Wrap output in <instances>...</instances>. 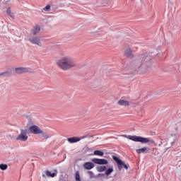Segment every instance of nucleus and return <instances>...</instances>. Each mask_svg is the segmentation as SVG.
<instances>
[{
	"mask_svg": "<svg viewBox=\"0 0 181 181\" xmlns=\"http://www.w3.org/2000/svg\"><path fill=\"white\" fill-rule=\"evenodd\" d=\"M134 71L142 74L143 73H146L147 69H149L152 66V57L149 55V53L145 52L139 56L137 61L134 63Z\"/></svg>",
	"mask_w": 181,
	"mask_h": 181,
	"instance_id": "nucleus-1",
	"label": "nucleus"
},
{
	"mask_svg": "<svg viewBox=\"0 0 181 181\" xmlns=\"http://www.w3.org/2000/svg\"><path fill=\"white\" fill-rule=\"evenodd\" d=\"M57 66L64 71H67L73 67H76V64L73 58L70 57H64L57 62Z\"/></svg>",
	"mask_w": 181,
	"mask_h": 181,
	"instance_id": "nucleus-2",
	"label": "nucleus"
},
{
	"mask_svg": "<svg viewBox=\"0 0 181 181\" xmlns=\"http://www.w3.org/2000/svg\"><path fill=\"white\" fill-rule=\"evenodd\" d=\"M112 158L113 160H115V162H116V163L117 164L118 170L119 172H121V170H122L124 168V169H126V170H128V169H129V165L125 163L124 161H122V160H121L119 157L117 156H112Z\"/></svg>",
	"mask_w": 181,
	"mask_h": 181,
	"instance_id": "nucleus-3",
	"label": "nucleus"
},
{
	"mask_svg": "<svg viewBox=\"0 0 181 181\" xmlns=\"http://www.w3.org/2000/svg\"><path fill=\"white\" fill-rule=\"evenodd\" d=\"M29 134V132L28 131V129H21L20 134L16 138V141H21V142H26L28 139H29V136L28 134Z\"/></svg>",
	"mask_w": 181,
	"mask_h": 181,
	"instance_id": "nucleus-4",
	"label": "nucleus"
},
{
	"mask_svg": "<svg viewBox=\"0 0 181 181\" xmlns=\"http://www.w3.org/2000/svg\"><path fill=\"white\" fill-rule=\"evenodd\" d=\"M28 40H29L30 43H32V45H37V46H40L42 44L40 38L36 35H29L28 36Z\"/></svg>",
	"mask_w": 181,
	"mask_h": 181,
	"instance_id": "nucleus-5",
	"label": "nucleus"
},
{
	"mask_svg": "<svg viewBox=\"0 0 181 181\" xmlns=\"http://www.w3.org/2000/svg\"><path fill=\"white\" fill-rule=\"evenodd\" d=\"M128 139L130 141H133L134 142H141L144 144V142H146V137H142L141 136H135V135H129L127 136Z\"/></svg>",
	"mask_w": 181,
	"mask_h": 181,
	"instance_id": "nucleus-6",
	"label": "nucleus"
},
{
	"mask_svg": "<svg viewBox=\"0 0 181 181\" xmlns=\"http://www.w3.org/2000/svg\"><path fill=\"white\" fill-rule=\"evenodd\" d=\"M11 70H13V76H15V74H23V73H28L29 71V69L25 67L11 68Z\"/></svg>",
	"mask_w": 181,
	"mask_h": 181,
	"instance_id": "nucleus-7",
	"label": "nucleus"
},
{
	"mask_svg": "<svg viewBox=\"0 0 181 181\" xmlns=\"http://www.w3.org/2000/svg\"><path fill=\"white\" fill-rule=\"evenodd\" d=\"M42 129L37 125H32L29 127V131L30 134H33L34 135H39L40 134V131Z\"/></svg>",
	"mask_w": 181,
	"mask_h": 181,
	"instance_id": "nucleus-8",
	"label": "nucleus"
},
{
	"mask_svg": "<svg viewBox=\"0 0 181 181\" xmlns=\"http://www.w3.org/2000/svg\"><path fill=\"white\" fill-rule=\"evenodd\" d=\"M92 162L95 163V165H107L108 163V160L105 158H93Z\"/></svg>",
	"mask_w": 181,
	"mask_h": 181,
	"instance_id": "nucleus-9",
	"label": "nucleus"
},
{
	"mask_svg": "<svg viewBox=\"0 0 181 181\" xmlns=\"http://www.w3.org/2000/svg\"><path fill=\"white\" fill-rule=\"evenodd\" d=\"M84 138H87V136H83L81 137H70L66 139L69 144H76V142H80L81 139H84Z\"/></svg>",
	"mask_w": 181,
	"mask_h": 181,
	"instance_id": "nucleus-10",
	"label": "nucleus"
},
{
	"mask_svg": "<svg viewBox=\"0 0 181 181\" xmlns=\"http://www.w3.org/2000/svg\"><path fill=\"white\" fill-rule=\"evenodd\" d=\"M95 166V165L92 162H86L83 164V169H86V170H91Z\"/></svg>",
	"mask_w": 181,
	"mask_h": 181,
	"instance_id": "nucleus-11",
	"label": "nucleus"
},
{
	"mask_svg": "<svg viewBox=\"0 0 181 181\" xmlns=\"http://www.w3.org/2000/svg\"><path fill=\"white\" fill-rule=\"evenodd\" d=\"M149 151H151V148L148 147H143L141 148H138L136 150V153L141 154V153H149Z\"/></svg>",
	"mask_w": 181,
	"mask_h": 181,
	"instance_id": "nucleus-12",
	"label": "nucleus"
},
{
	"mask_svg": "<svg viewBox=\"0 0 181 181\" xmlns=\"http://www.w3.org/2000/svg\"><path fill=\"white\" fill-rule=\"evenodd\" d=\"M1 76H3V77H11V76H13V69L11 68L4 72H2Z\"/></svg>",
	"mask_w": 181,
	"mask_h": 181,
	"instance_id": "nucleus-13",
	"label": "nucleus"
},
{
	"mask_svg": "<svg viewBox=\"0 0 181 181\" xmlns=\"http://www.w3.org/2000/svg\"><path fill=\"white\" fill-rule=\"evenodd\" d=\"M30 32L33 36H36V34L40 32V25H35L33 29L31 30Z\"/></svg>",
	"mask_w": 181,
	"mask_h": 181,
	"instance_id": "nucleus-14",
	"label": "nucleus"
},
{
	"mask_svg": "<svg viewBox=\"0 0 181 181\" xmlns=\"http://www.w3.org/2000/svg\"><path fill=\"white\" fill-rule=\"evenodd\" d=\"M117 104L123 107H128V105H129V101L121 99L117 102Z\"/></svg>",
	"mask_w": 181,
	"mask_h": 181,
	"instance_id": "nucleus-15",
	"label": "nucleus"
},
{
	"mask_svg": "<svg viewBox=\"0 0 181 181\" xmlns=\"http://www.w3.org/2000/svg\"><path fill=\"white\" fill-rule=\"evenodd\" d=\"M124 56L127 57H129L130 59H132L134 57V54H132V50L131 49H127L124 51Z\"/></svg>",
	"mask_w": 181,
	"mask_h": 181,
	"instance_id": "nucleus-16",
	"label": "nucleus"
},
{
	"mask_svg": "<svg viewBox=\"0 0 181 181\" xmlns=\"http://www.w3.org/2000/svg\"><path fill=\"white\" fill-rule=\"evenodd\" d=\"M40 134L41 138H44L45 139H49V138H50V136H52L47 132H45L43 130L40 131Z\"/></svg>",
	"mask_w": 181,
	"mask_h": 181,
	"instance_id": "nucleus-17",
	"label": "nucleus"
},
{
	"mask_svg": "<svg viewBox=\"0 0 181 181\" xmlns=\"http://www.w3.org/2000/svg\"><path fill=\"white\" fill-rule=\"evenodd\" d=\"M45 175L48 177H54L55 176H57V173H52L49 170H47L45 172Z\"/></svg>",
	"mask_w": 181,
	"mask_h": 181,
	"instance_id": "nucleus-18",
	"label": "nucleus"
},
{
	"mask_svg": "<svg viewBox=\"0 0 181 181\" xmlns=\"http://www.w3.org/2000/svg\"><path fill=\"white\" fill-rule=\"evenodd\" d=\"M112 172H114V167L111 166L110 168L106 169L105 175H106V176H110Z\"/></svg>",
	"mask_w": 181,
	"mask_h": 181,
	"instance_id": "nucleus-19",
	"label": "nucleus"
},
{
	"mask_svg": "<svg viewBox=\"0 0 181 181\" xmlns=\"http://www.w3.org/2000/svg\"><path fill=\"white\" fill-rule=\"evenodd\" d=\"M87 175H89V179H97V175H95L93 171L88 170L86 172Z\"/></svg>",
	"mask_w": 181,
	"mask_h": 181,
	"instance_id": "nucleus-20",
	"label": "nucleus"
},
{
	"mask_svg": "<svg viewBox=\"0 0 181 181\" xmlns=\"http://www.w3.org/2000/svg\"><path fill=\"white\" fill-rule=\"evenodd\" d=\"M96 170H98L100 173L105 172V170H107V166H105V165L98 166L96 168Z\"/></svg>",
	"mask_w": 181,
	"mask_h": 181,
	"instance_id": "nucleus-21",
	"label": "nucleus"
},
{
	"mask_svg": "<svg viewBox=\"0 0 181 181\" xmlns=\"http://www.w3.org/2000/svg\"><path fill=\"white\" fill-rule=\"evenodd\" d=\"M93 155H95V156H104V153L102 151L95 150L93 152Z\"/></svg>",
	"mask_w": 181,
	"mask_h": 181,
	"instance_id": "nucleus-22",
	"label": "nucleus"
},
{
	"mask_svg": "<svg viewBox=\"0 0 181 181\" xmlns=\"http://www.w3.org/2000/svg\"><path fill=\"white\" fill-rule=\"evenodd\" d=\"M6 13L8 15V16H10V18H11V19H13V18H15V15L13 14V13H12L11 8H7Z\"/></svg>",
	"mask_w": 181,
	"mask_h": 181,
	"instance_id": "nucleus-23",
	"label": "nucleus"
},
{
	"mask_svg": "<svg viewBox=\"0 0 181 181\" xmlns=\"http://www.w3.org/2000/svg\"><path fill=\"white\" fill-rule=\"evenodd\" d=\"M75 180L76 181H81V178L80 177V171L77 170L75 173Z\"/></svg>",
	"mask_w": 181,
	"mask_h": 181,
	"instance_id": "nucleus-24",
	"label": "nucleus"
},
{
	"mask_svg": "<svg viewBox=\"0 0 181 181\" xmlns=\"http://www.w3.org/2000/svg\"><path fill=\"white\" fill-rule=\"evenodd\" d=\"M1 170H6L8 169V165L6 164H0Z\"/></svg>",
	"mask_w": 181,
	"mask_h": 181,
	"instance_id": "nucleus-25",
	"label": "nucleus"
},
{
	"mask_svg": "<svg viewBox=\"0 0 181 181\" xmlns=\"http://www.w3.org/2000/svg\"><path fill=\"white\" fill-rule=\"evenodd\" d=\"M50 5H47L45 8H42V11H45V12H50Z\"/></svg>",
	"mask_w": 181,
	"mask_h": 181,
	"instance_id": "nucleus-26",
	"label": "nucleus"
},
{
	"mask_svg": "<svg viewBox=\"0 0 181 181\" xmlns=\"http://www.w3.org/2000/svg\"><path fill=\"white\" fill-rule=\"evenodd\" d=\"M146 141H143V144H148L149 142H150V144H155V141H153V140H151L148 138H146Z\"/></svg>",
	"mask_w": 181,
	"mask_h": 181,
	"instance_id": "nucleus-27",
	"label": "nucleus"
},
{
	"mask_svg": "<svg viewBox=\"0 0 181 181\" xmlns=\"http://www.w3.org/2000/svg\"><path fill=\"white\" fill-rule=\"evenodd\" d=\"M98 176H99L100 177H103V176H105V175H104V174L99 173V174L98 175Z\"/></svg>",
	"mask_w": 181,
	"mask_h": 181,
	"instance_id": "nucleus-28",
	"label": "nucleus"
},
{
	"mask_svg": "<svg viewBox=\"0 0 181 181\" xmlns=\"http://www.w3.org/2000/svg\"><path fill=\"white\" fill-rule=\"evenodd\" d=\"M10 138H11V139H15V137H14V136H10Z\"/></svg>",
	"mask_w": 181,
	"mask_h": 181,
	"instance_id": "nucleus-29",
	"label": "nucleus"
},
{
	"mask_svg": "<svg viewBox=\"0 0 181 181\" xmlns=\"http://www.w3.org/2000/svg\"><path fill=\"white\" fill-rule=\"evenodd\" d=\"M177 131H178V128L175 127V132H177Z\"/></svg>",
	"mask_w": 181,
	"mask_h": 181,
	"instance_id": "nucleus-30",
	"label": "nucleus"
},
{
	"mask_svg": "<svg viewBox=\"0 0 181 181\" xmlns=\"http://www.w3.org/2000/svg\"><path fill=\"white\" fill-rule=\"evenodd\" d=\"M170 69H173V65H170Z\"/></svg>",
	"mask_w": 181,
	"mask_h": 181,
	"instance_id": "nucleus-31",
	"label": "nucleus"
},
{
	"mask_svg": "<svg viewBox=\"0 0 181 181\" xmlns=\"http://www.w3.org/2000/svg\"><path fill=\"white\" fill-rule=\"evenodd\" d=\"M167 71H172V70H170V69H168V70H167Z\"/></svg>",
	"mask_w": 181,
	"mask_h": 181,
	"instance_id": "nucleus-32",
	"label": "nucleus"
},
{
	"mask_svg": "<svg viewBox=\"0 0 181 181\" xmlns=\"http://www.w3.org/2000/svg\"><path fill=\"white\" fill-rule=\"evenodd\" d=\"M175 66V67H177V64H175V65H174Z\"/></svg>",
	"mask_w": 181,
	"mask_h": 181,
	"instance_id": "nucleus-33",
	"label": "nucleus"
},
{
	"mask_svg": "<svg viewBox=\"0 0 181 181\" xmlns=\"http://www.w3.org/2000/svg\"><path fill=\"white\" fill-rule=\"evenodd\" d=\"M1 76H2V74H1V73H0V77H1Z\"/></svg>",
	"mask_w": 181,
	"mask_h": 181,
	"instance_id": "nucleus-34",
	"label": "nucleus"
},
{
	"mask_svg": "<svg viewBox=\"0 0 181 181\" xmlns=\"http://www.w3.org/2000/svg\"><path fill=\"white\" fill-rule=\"evenodd\" d=\"M42 177H45V174L42 175Z\"/></svg>",
	"mask_w": 181,
	"mask_h": 181,
	"instance_id": "nucleus-35",
	"label": "nucleus"
}]
</instances>
